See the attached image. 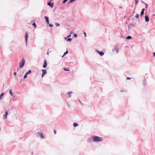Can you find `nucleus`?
I'll return each instance as SVG.
<instances>
[{"instance_id":"1","label":"nucleus","mask_w":155,"mask_h":155,"mask_svg":"<svg viewBox=\"0 0 155 155\" xmlns=\"http://www.w3.org/2000/svg\"><path fill=\"white\" fill-rule=\"evenodd\" d=\"M103 140V138L102 137L97 136H93L92 138H89L87 141L91 142H98L102 141Z\"/></svg>"},{"instance_id":"2","label":"nucleus","mask_w":155,"mask_h":155,"mask_svg":"<svg viewBox=\"0 0 155 155\" xmlns=\"http://www.w3.org/2000/svg\"><path fill=\"white\" fill-rule=\"evenodd\" d=\"M25 63V61L24 58L22 59L21 61L19 63V68H22L24 66Z\"/></svg>"},{"instance_id":"3","label":"nucleus","mask_w":155,"mask_h":155,"mask_svg":"<svg viewBox=\"0 0 155 155\" xmlns=\"http://www.w3.org/2000/svg\"><path fill=\"white\" fill-rule=\"evenodd\" d=\"M28 32H26L25 35V45L26 46H27V43L28 41Z\"/></svg>"},{"instance_id":"4","label":"nucleus","mask_w":155,"mask_h":155,"mask_svg":"<svg viewBox=\"0 0 155 155\" xmlns=\"http://www.w3.org/2000/svg\"><path fill=\"white\" fill-rule=\"evenodd\" d=\"M145 21L146 22H149V18L148 16V15L147 14V12H146L145 13Z\"/></svg>"},{"instance_id":"5","label":"nucleus","mask_w":155,"mask_h":155,"mask_svg":"<svg viewBox=\"0 0 155 155\" xmlns=\"http://www.w3.org/2000/svg\"><path fill=\"white\" fill-rule=\"evenodd\" d=\"M118 45H115V46L114 47V49H112V50L113 51H116V53H117L118 52Z\"/></svg>"},{"instance_id":"6","label":"nucleus","mask_w":155,"mask_h":155,"mask_svg":"<svg viewBox=\"0 0 155 155\" xmlns=\"http://www.w3.org/2000/svg\"><path fill=\"white\" fill-rule=\"evenodd\" d=\"M95 51L97 52V53L99 54L101 56H102L104 54V52L102 51H99L96 49Z\"/></svg>"},{"instance_id":"7","label":"nucleus","mask_w":155,"mask_h":155,"mask_svg":"<svg viewBox=\"0 0 155 155\" xmlns=\"http://www.w3.org/2000/svg\"><path fill=\"white\" fill-rule=\"evenodd\" d=\"M42 73L41 75V77H43L47 73V70L45 69H42Z\"/></svg>"},{"instance_id":"8","label":"nucleus","mask_w":155,"mask_h":155,"mask_svg":"<svg viewBox=\"0 0 155 155\" xmlns=\"http://www.w3.org/2000/svg\"><path fill=\"white\" fill-rule=\"evenodd\" d=\"M51 2H49L47 3V5L51 8H53L54 6V3H51Z\"/></svg>"},{"instance_id":"9","label":"nucleus","mask_w":155,"mask_h":155,"mask_svg":"<svg viewBox=\"0 0 155 155\" xmlns=\"http://www.w3.org/2000/svg\"><path fill=\"white\" fill-rule=\"evenodd\" d=\"M47 66V61L46 60H45L44 61V64L43 65V67L45 68H46Z\"/></svg>"},{"instance_id":"10","label":"nucleus","mask_w":155,"mask_h":155,"mask_svg":"<svg viewBox=\"0 0 155 155\" xmlns=\"http://www.w3.org/2000/svg\"><path fill=\"white\" fill-rule=\"evenodd\" d=\"M45 18L47 24L48 25L49 23V18L47 16H45Z\"/></svg>"},{"instance_id":"11","label":"nucleus","mask_w":155,"mask_h":155,"mask_svg":"<svg viewBox=\"0 0 155 155\" xmlns=\"http://www.w3.org/2000/svg\"><path fill=\"white\" fill-rule=\"evenodd\" d=\"M8 113L7 112H5V114L3 115V118L5 119H7V116L8 115Z\"/></svg>"},{"instance_id":"12","label":"nucleus","mask_w":155,"mask_h":155,"mask_svg":"<svg viewBox=\"0 0 155 155\" xmlns=\"http://www.w3.org/2000/svg\"><path fill=\"white\" fill-rule=\"evenodd\" d=\"M13 111V109L12 108L11 109H8L6 111V112H7L8 114L11 113L12 111Z\"/></svg>"},{"instance_id":"13","label":"nucleus","mask_w":155,"mask_h":155,"mask_svg":"<svg viewBox=\"0 0 155 155\" xmlns=\"http://www.w3.org/2000/svg\"><path fill=\"white\" fill-rule=\"evenodd\" d=\"M38 134H39V136L41 137V138L43 139L45 138L44 136L42 133H40L39 132H38Z\"/></svg>"},{"instance_id":"14","label":"nucleus","mask_w":155,"mask_h":155,"mask_svg":"<svg viewBox=\"0 0 155 155\" xmlns=\"http://www.w3.org/2000/svg\"><path fill=\"white\" fill-rule=\"evenodd\" d=\"M143 84L144 86H146L147 84V81L145 79L143 80Z\"/></svg>"},{"instance_id":"15","label":"nucleus","mask_w":155,"mask_h":155,"mask_svg":"<svg viewBox=\"0 0 155 155\" xmlns=\"http://www.w3.org/2000/svg\"><path fill=\"white\" fill-rule=\"evenodd\" d=\"M78 124L77 123L74 122L73 123V126L74 127H77V126H78Z\"/></svg>"},{"instance_id":"16","label":"nucleus","mask_w":155,"mask_h":155,"mask_svg":"<svg viewBox=\"0 0 155 155\" xmlns=\"http://www.w3.org/2000/svg\"><path fill=\"white\" fill-rule=\"evenodd\" d=\"M68 53V51L67 50L66 52H65L64 53V54H63V55H62V57H64Z\"/></svg>"},{"instance_id":"17","label":"nucleus","mask_w":155,"mask_h":155,"mask_svg":"<svg viewBox=\"0 0 155 155\" xmlns=\"http://www.w3.org/2000/svg\"><path fill=\"white\" fill-rule=\"evenodd\" d=\"M126 38L127 39H130L132 38V37L130 36H128L126 37Z\"/></svg>"},{"instance_id":"18","label":"nucleus","mask_w":155,"mask_h":155,"mask_svg":"<svg viewBox=\"0 0 155 155\" xmlns=\"http://www.w3.org/2000/svg\"><path fill=\"white\" fill-rule=\"evenodd\" d=\"M9 94H10L12 96H13L14 95V94H13V92H12V90L11 89H10V90H9Z\"/></svg>"},{"instance_id":"19","label":"nucleus","mask_w":155,"mask_h":155,"mask_svg":"<svg viewBox=\"0 0 155 155\" xmlns=\"http://www.w3.org/2000/svg\"><path fill=\"white\" fill-rule=\"evenodd\" d=\"M31 70H29L28 71H27V72L26 73V74H27L28 75V74H31Z\"/></svg>"},{"instance_id":"20","label":"nucleus","mask_w":155,"mask_h":155,"mask_svg":"<svg viewBox=\"0 0 155 155\" xmlns=\"http://www.w3.org/2000/svg\"><path fill=\"white\" fill-rule=\"evenodd\" d=\"M72 92H69L67 93L69 97H71V93Z\"/></svg>"},{"instance_id":"21","label":"nucleus","mask_w":155,"mask_h":155,"mask_svg":"<svg viewBox=\"0 0 155 155\" xmlns=\"http://www.w3.org/2000/svg\"><path fill=\"white\" fill-rule=\"evenodd\" d=\"M32 25L35 28H36L37 27L36 25L35 22H33V23L32 24Z\"/></svg>"},{"instance_id":"22","label":"nucleus","mask_w":155,"mask_h":155,"mask_svg":"<svg viewBox=\"0 0 155 155\" xmlns=\"http://www.w3.org/2000/svg\"><path fill=\"white\" fill-rule=\"evenodd\" d=\"M133 26H134V25L133 24H131L130 25H128V27L129 29H130V28H131V27H133Z\"/></svg>"},{"instance_id":"23","label":"nucleus","mask_w":155,"mask_h":155,"mask_svg":"<svg viewBox=\"0 0 155 155\" xmlns=\"http://www.w3.org/2000/svg\"><path fill=\"white\" fill-rule=\"evenodd\" d=\"M4 93H2L0 95V100L2 99V97L4 95Z\"/></svg>"},{"instance_id":"24","label":"nucleus","mask_w":155,"mask_h":155,"mask_svg":"<svg viewBox=\"0 0 155 155\" xmlns=\"http://www.w3.org/2000/svg\"><path fill=\"white\" fill-rule=\"evenodd\" d=\"M63 69L66 71H69V69L68 68H64Z\"/></svg>"},{"instance_id":"25","label":"nucleus","mask_w":155,"mask_h":155,"mask_svg":"<svg viewBox=\"0 0 155 155\" xmlns=\"http://www.w3.org/2000/svg\"><path fill=\"white\" fill-rule=\"evenodd\" d=\"M72 40V38H68L67 39V41H71Z\"/></svg>"},{"instance_id":"26","label":"nucleus","mask_w":155,"mask_h":155,"mask_svg":"<svg viewBox=\"0 0 155 155\" xmlns=\"http://www.w3.org/2000/svg\"><path fill=\"white\" fill-rule=\"evenodd\" d=\"M144 12L142 11H141V13H140V16H142L144 15Z\"/></svg>"},{"instance_id":"27","label":"nucleus","mask_w":155,"mask_h":155,"mask_svg":"<svg viewBox=\"0 0 155 155\" xmlns=\"http://www.w3.org/2000/svg\"><path fill=\"white\" fill-rule=\"evenodd\" d=\"M68 0H63L62 2V4H65Z\"/></svg>"},{"instance_id":"28","label":"nucleus","mask_w":155,"mask_h":155,"mask_svg":"<svg viewBox=\"0 0 155 155\" xmlns=\"http://www.w3.org/2000/svg\"><path fill=\"white\" fill-rule=\"evenodd\" d=\"M139 15L138 14H137L136 16H135V17L136 18H139Z\"/></svg>"},{"instance_id":"29","label":"nucleus","mask_w":155,"mask_h":155,"mask_svg":"<svg viewBox=\"0 0 155 155\" xmlns=\"http://www.w3.org/2000/svg\"><path fill=\"white\" fill-rule=\"evenodd\" d=\"M135 5H137L139 2V0H135Z\"/></svg>"},{"instance_id":"30","label":"nucleus","mask_w":155,"mask_h":155,"mask_svg":"<svg viewBox=\"0 0 155 155\" xmlns=\"http://www.w3.org/2000/svg\"><path fill=\"white\" fill-rule=\"evenodd\" d=\"M55 25L57 27H59L60 26V24L58 23H56Z\"/></svg>"},{"instance_id":"31","label":"nucleus","mask_w":155,"mask_h":155,"mask_svg":"<svg viewBox=\"0 0 155 155\" xmlns=\"http://www.w3.org/2000/svg\"><path fill=\"white\" fill-rule=\"evenodd\" d=\"M27 74H25V75L24 77V79H26L27 77Z\"/></svg>"},{"instance_id":"32","label":"nucleus","mask_w":155,"mask_h":155,"mask_svg":"<svg viewBox=\"0 0 155 155\" xmlns=\"http://www.w3.org/2000/svg\"><path fill=\"white\" fill-rule=\"evenodd\" d=\"M145 8H147L148 7V5L147 4V3H145Z\"/></svg>"},{"instance_id":"33","label":"nucleus","mask_w":155,"mask_h":155,"mask_svg":"<svg viewBox=\"0 0 155 155\" xmlns=\"http://www.w3.org/2000/svg\"><path fill=\"white\" fill-rule=\"evenodd\" d=\"M49 26L50 27H53V25L51 24H49Z\"/></svg>"},{"instance_id":"34","label":"nucleus","mask_w":155,"mask_h":155,"mask_svg":"<svg viewBox=\"0 0 155 155\" xmlns=\"http://www.w3.org/2000/svg\"><path fill=\"white\" fill-rule=\"evenodd\" d=\"M73 36L75 38H77V35L76 34H74V35Z\"/></svg>"},{"instance_id":"35","label":"nucleus","mask_w":155,"mask_h":155,"mask_svg":"<svg viewBox=\"0 0 155 155\" xmlns=\"http://www.w3.org/2000/svg\"><path fill=\"white\" fill-rule=\"evenodd\" d=\"M84 36L85 37H86V32H84Z\"/></svg>"},{"instance_id":"36","label":"nucleus","mask_w":155,"mask_h":155,"mask_svg":"<svg viewBox=\"0 0 155 155\" xmlns=\"http://www.w3.org/2000/svg\"><path fill=\"white\" fill-rule=\"evenodd\" d=\"M130 79H131V78H129V77H127V78H126L127 80H130Z\"/></svg>"},{"instance_id":"37","label":"nucleus","mask_w":155,"mask_h":155,"mask_svg":"<svg viewBox=\"0 0 155 155\" xmlns=\"http://www.w3.org/2000/svg\"><path fill=\"white\" fill-rule=\"evenodd\" d=\"M16 74H17V73L16 72H14V76H16Z\"/></svg>"},{"instance_id":"38","label":"nucleus","mask_w":155,"mask_h":155,"mask_svg":"<svg viewBox=\"0 0 155 155\" xmlns=\"http://www.w3.org/2000/svg\"><path fill=\"white\" fill-rule=\"evenodd\" d=\"M54 134H56V131L55 130H54Z\"/></svg>"},{"instance_id":"39","label":"nucleus","mask_w":155,"mask_h":155,"mask_svg":"<svg viewBox=\"0 0 155 155\" xmlns=\"http://www.w3.org/2000/svg\"><path fill=\"white\" fill-rule=\"evenodd\" d=\"M71 36V34H70L67 37L68 38H69Z\"/></svg>"},{"instance_id":"40","label":"nucleus","mask_w":155,"mask_h":155,"mask_svg":"<svg viewBox=\"0 0 155 155\" xmlns=\"http://www.w3.org/2000/svg\"><path fill=\"white\" fill-rule=\"evenodd\" d=\"M145 8H143L142 10V11L144 12V11L145 10Z\"/></svg>"},{"instance_id":"41","label":"nucleus","mask_w":155,"mask_h":155,"mask_svg":"<svg viewBox=\"0 0 155 155\" xmlns=\"http://www.w3.org/2000/svg\"><path fill=\"white\" fill-rule=\"evenodd\" d=\"M153 56L154 57H155V52H153Z\"/></svg>"},{"instance_id":"42","label":"nucleus","mask_w":155,"mask_h":155,"mask_svg":"<svg viewBox=\"0 0 155 155\" xmlns=\"http://www.w3.org/2000/svg\"><path fill=\"white\" fill-rule=\"evenodd\" d=\"M141 2L143 4H145V3H146L142 1H141Z\"/></svg>"},{"instance_id":"43","label":"nucleus","mask_w":155,"mask_h":155,"mask_svg":"<svg viewBox=\"0 0 155 155\" xmlns=\"http://www.w3.org/2000/svg\"><path fill=\"white\" fill-rule=\"evenodd\" d=\"M46 86L47 87V86H48V87H50V86L48 84H45Z\"/></svg>"},{"instance_id":"44","label":"nucleus","mask_w":155,"mask_h":155,"mask_svg":"<svg viewBox=\"0 0 155 155\" xmlns=\"http://www.w3.org/2000/svg\"><path fill=\"white\" fill-rule=\"evenodd\" d=\"M68 38L67 37H65L64 38V39L65 40H66Z\"/></svg>"},{"instance_id":"45","label":"nucleus","mask_w":155,"mask_h":155,"mask_svg":"<svg viewBox=\"0 0 155 155\" xmlns=\"http://www.w3.org/2000/svg\"><path fill=\"white\" fill-rule=\"evenodd\" d=\"M49 52L48 51V52H47V54L48 55H49Z\"/></svg>"},{"instance_id":"46","label":"nucleus","mask_w":155,"mask_h":155,"mask_svg":"<svg viewBox=\"0 0 155 155\" xmlns=\"http://www.w3.org/2000/svg\"><path fill=\"white\" fill-rule=\"evenodd\" d=\"M120 91V92H124L123 91H122V90H121Z\"/></svg>"},{"instance_id":"47","label":"nucleus","mask_w":155,"mask_h":155,"mask_svg":"<svg viewBox=\"0 0 155 155\" xmlns=\"http://www.w3.org/2000/svg\"><path fill=\"white\" fill-rule=\"evenodd\" d=\"M53 0H50V2H51L52 1H53Z\"/></svg>"},{"instance_id":"48","label":"nucleus","mask_w":155,"mask_h":155,"mask_svg":"<svg viewBox=\"0 0 155 155\" xmlns=\"http://www.w3.org/2000/svg\"><path fill=\"white\" fill-rule=\"evenodd\" d=\"M133 13H134V11H133Z\"/></svg>"},{"instance_id":"49","label":"nucleus","mask_w":155,"mask_h":155,"mask_svg":"<svg viewBox=\"0 0 155 155\" xmlns=\"http://www.w3.org/2000/svg\"><path fill=\"white\" fill-rule=\"evenodd\" d=\"M18 68L17 71H18Z\"/></svg>"},{"instance_id":"50","label":"nucleus","mask_w":155,"mask_h":155,"mask_svg":"<svg viewBox=\"0 0 155 155\" xmlns=\"http://www.w3.org/2000/svg\"><path fill=\"white\" fill-rule=\"evenodd\" d=\"M71 33H72V32H71Z\"/></svg>"},{"instance_id":"51","label":"nucleus","mask_w":155,"mask_h":155,"mask_svg":"<svg viewBox=\"0 0 155 155\" xmlns=\"http://www.w3.org/2000/svg\"><path fill=\"white\" fill-rule=\"evenodd\" d=\"M79 102L80 103H81V101H79Z\"/></svg>"},{"instance_id":"52","label":"nucleus","mask_w":155,"mask_h":155,"mask_svg":"<svg viewBox=\"0 0 155 155\" xmlns=\"http://www.w3.org/2000/svg\"><path fill=\"white\" fill-rule=\"evenodd\" d=\"M32 154H33V152H32Z\"/></svg>"}]
</instances>
